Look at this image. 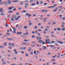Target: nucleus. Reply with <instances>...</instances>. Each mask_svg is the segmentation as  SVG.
<instances>
[{"instance_id":"f257e3e1","label":"nucleus","mask_w":65,"mask_h":65,"mask_svg":"<svg viewBox=\"0 0 65 65\" xmlns=\"http://www.w3.org/2000/svg\"><path fill=\"white\" fill-rule=\"evenodd\" d=\"M49 46H50V47H52V49H53V50H55V49L56 48V47H53L55 46L54 45H49Z\"/></svg>"},{"instance_id":"f03ea898","label":"nucleus","mask_w":65,"mask_h":65,"mask_svg":"<svg viewBox=\"0 0 65 65\" xmlns=\"http://www.w3.org/2000/svg\"><path fill=\"white\" fill-rule=\"evenodd\" d=\"M0 11L2 13L4 11H3V8H0Z\"/></svg>"},{"instance_id":"7ed1b4c3","label":"nucleus","mask_w":65,"mask_h":65,"mask_svg":"<svg viewBox=\"0 0 65 65\" xmlns=\"http://www.w3.org/2000/svg\"><path fill=\"white\" fill-rule=\"evenodd\" d=\"M37 38L38 40H40V39H42V38L41 37L40 38L39 37H37Z\"/></svg>"},{"instance_id":"20e7f679","label":"nucleus","mask_w":65,"mask_h":65,"mask_svg":"<svg viewBox=\"0 0 65 65\" xmlns=\"http://www.w3.org/2000/svg\"><path fill=\"white\" fill-rule=\"evenodd\" d=\"M58 43H59L60 44H63V42L62 41H58Z\"/></svg>"},{"instance_id":"39448f33","label":"nucleus","mask_w":65,"mask_h":65,"mask_svg":"<svg viewBox=\"0 0 65 65\" xmlns=\"http://www.w3.org/2000/svg\"><path fill=\"white\" fill-rule=\"evenodd\" d=\"M50 42V39H46V41H45V42Z\"/></svg>"},{"instance_id":"423d86ee","label":"nucleus","mask_w":65,"mask_h":65,"mask_svg":"<svg viewBox=\"0 0 65 65\" xmlns=\"http://www.w3.org/2000/svg\"><path fill=\"white\" fill-rule=\"evenodd\" d=\"M58 9V7H57L54 10H53V11L55 12V11H56L57 10V9Z\"/></svg>"},{"instance_id":"0eeeda50","label":"nucleus","mask_w":65,"mask_h":65,"mask_svg":"<svg viewBox=\"0 0 65 65\" xmlns=\"http://www.w3.org/2000/svg\"><path fill=\"white\" fill-rule=\"evenodd\" d=\"M43 50H45V49H46V46H43Z\"/></svg>"},{"instance_id":"6e6552de","label":"nucleus","mask_w":65,"mask_h":65,"mask_svg":"<svg viewBox=\"0 0 65 65\" xmlns=\"http://www.w3.org/2000/svg\"><path fill=\"white\" fill-rule=\"evenodd\" d=\"M8 3L9 4H11L10 0H8Z\"/></svg>"},{"instance_id":"1a4fd4ad","label":"nucleus","mask_w":65,"mask_h":65,"mask_svg":"<svg viewBox=\"0 0 65 65\" xmlns=\"http://www.w3.org/2000/svg\"><path fill=\"white\" fill-rule=\"evenodd\" d=\"M8 40H13V39L11 38H8L7 39Z\"/></svg>"},{"instance_id":"9d476101","label":"nucleus","mask_w":65,"mask_h":65,"mask_svg":"<svg viewBox=\"0 0 65 65\" xmlns=\"http://www.w3.org/2000/svg\"><path fill=\"white\" fill-rule=\"evenodd\" d=\"M11 20L12 22H14V18H11Z\"/></svg>"},{"instance_id":"9b49d317","label":"nucleus","mask_w":65,"mask_h":65,"mask_svg":"<svg viewBox=\"0 0 65 65\" xmlns=\"http://www.w3.org/2000/svg\"><path fill=\"white\" fill-rule=\"evenodd\" d=\"M13 12V11H12L11 10H9V13H12Z\"/></svg>"},{"instance_id":"f8f14e48","label":"nucleus","mask_w":65,"mask_h":65,"mask_svg":"<svg viewBox=\"0 0 65 65\" xmlns=\"http://www.w3.org/2000/svg\"><path fill=\"white\" fill-rule=\"evenodd\" d=\"M19 1H12V2H18Z\"/></svg>"},{"instance_id":"ddd939ff","label":"nucleus","mask_w":65,"mask_h":65,"mask_svg":"<svg viewBox=\"0 0 65 65\" xmlns=\"http://www.w3.org/2000/svg\"><path fill=\"white\" fill-rule=\"evenodd\" d=\"M38 42H40V43H41L42 42H43V41L42 40H40Z\"/></svg>"},{"instance_id":"4468645a","label":"nucleus","mask_w":65,"mask_h":65,"mask_svg":"<svg viewBox=\"0 0 65 65\" xmlns=\"http://www.w3.org/2000/svg\"><path fill=\"white\" fill-rule=\"evenodd\" d=\"M8 9L9 10H11V9H12V8H11V7H8Z\"/></svg>"},{"instance_id":"2eb2a0df","label":"nucleus","mask_w":65,"mask_h":65,"mask_svg":"<svg viewBox=\"0 0 65 65\" xmlns=\"http://www.w3.org/2000/svg\"><path fill=\"white\" fill-rule=\"evenodd\" d=\"M57 30L58 31H60V30H61V28H57Z\"/></svg>"},{"instance_id":"dca6fc26","label":"nucleus","mask_w":65,"mask_h":65,"mask_svg":"<svg viewBox=\"0 0 65 65\" xmlns=\"http://www.w3.org/2000/svg\"><path fill=\"white\" fill-rule=\"evenodd\" d=\"M8 48H9L10 49H11L12 47H11V46H9L8 47Z\"/></svg>"},{"instance_id":"f3484780","label":"nucleus","mask_w":65,"mask_h":65,"mask_svg":"<svg viewBox=\"0 0 65 65\" xmlns=\"http://www.w3.org/2000/svg\"><path fill=\"white\" fill-rule=\"evenodd\" d=\"M24 29H26V28H27V26H25L24 27Z\"/></svg>"},{"instance_id":"a211bd4d","label":"nucleus","mask_w":65,"mask_h":65,"mask_svg":"<svg viewBox=\"0 0 65 65\" xmlns=\"http://www.w3.org/2000/svg\"><path fill=\"white\" fill-rule=\"evenodd\" d=\"M46 43H47L48 44H51V43L50 42H47L46 41Z\"/></svg>"},{"instance_id":"6ab92c4d","label":"nucleus","mask_w":65,"mask_h":65,"mask_svg":"<svg viewBox=\"0 0 65 65\" xmlns=\"http://www.w3.org/2000/svg\"><path fill=\"white\" fill-rule=\"evenodd\" d=\"M4 45L5 46H6L7 45V43L6 42H5L4 43Z\"/></svg>"},{"instance_id":"aec40b11","label":"nucleus","mask_w":65,"mask_h":65,"mask_svg":"<svg viewBox=\"0 0 65 65\" xmlns=\"http://www.w3.org/2000/svg\"><path fill=\"white\" fill-rule=\"evenodd\" d=\"M37 5H38L39 4V2L38 1H37Z\"/></svg>"},{"instance_id":"412c9836","label":"nucleus","mask_w":65,"mask_h":65,"mask_svg":"<svg viewBox=\"0 0 65 65\" xmlns=\"http://www.w3.org/2000/svg\"><path fill=\"white\" fill-rule=\"evenodd\" d=\"M61 30H62V31H64L65 30V28H63L61 29Z\"/></svg>"},{"instance_id":"4be33fe9","label":"nucleus","mask_w":65,"mask_h":65,"mask_svg":"<svg viewBox=\"0 0 65 65\" xmlns=\"http://www.w3.org/2000/svg\"><path fill=\"white\" fill-rule=\"evenodd\" d=\"M58 8H60L61 9H62V7L61 6H59L58 7Z\"/></svg>"},{"instance_id":"5701e85b","label":"nucleus","mask_w":65,"mask_h":65,"mask_svg":"<svg viewBox=\"0 0 65 65\" xmlns=\"http://www.w3.org/2000/svg\"><path fill=\"white\" fill-rule=\"evenodd\" d=\"M12 46H13V47H14V43H13L12 44Z\"/></svg>"},{"instance_id":"b1692460","label":"nucleus","mask_w":65,"mask_h":65,"mask_svg":"<svg viewBox=\"0 0 65 65\" xmlns=\"http://www.w3.org/2000/svg\"><path fill=\"white\" fill-rule=\"evenodd\" d=\"M37 34H38V35H39V36H40L41 35H40V33H37Z\"/></svg>"},{"instance_id":"393cba45","label":"nucleus","mask_w":65,"mask_h":65,"mask_svg":"<svg viewBox=\"0 0 65 65\" xmlns=\"http://www.w3.org/2000/svg\"><path fill=\"white\" fill-rule=\"evenodd\" d=\"M7 2H6L5 4V5H7Z\"/></svg>"},{"instance_id":"a878e982","label":"nucleus","mask_w":65,"mask_h":65,"mask_svg":"<svg viewBox=\"0 0 65 65\" xmlns=\"http://www.w3.org/2000/svg\"><path fill=\"white\" fill-rule=\"evenodd\" d=\"M29 15V14H28V13H27L26 14V16H28V15Z\"/></svg>"},{"instance_id":"bb28decb","label":"nucleus","mask_w":65,"mask_h":65,"mask_svg":"<svg viewBox=\"0 0 65 65\" xmlns=\"http://www.w3.org/2000/svg\"><path fill=\"white\" fill-rule=\"evenodd\" d=\"M51 61H53V62L55 61H56V60L55 59H53L51 60Z\"/></svg>"},{"instance_id":"cd10ccee","label":"nucleus","mask_w":65,"mask_h":65,"mask_svg":"<svg viewBox=\"0 0 65 65\" xmlns=\"http://www.w3.org/2000/svg\"><path fill=\"white\" fill-rule=\"evenodd\" d=\"M44 11V10H42L41 11V12H43Z\"/></svg>"},{"instance_id":"c85d7f7f","label":"nucleus","mask_w":65,"mask_h":65,"mask_svg":"<svg viewBox=\"0 0 65 65\" xmlns=\"http://www.w3.org/2000/svg\"><path fill=\"white\" fill-rule=\"evenodd\" d=\"M43 3V2L42 1H41L40 2V4H42Z\"/></svg>"},{"instance_id":"c756f323","label":"nucleus","mask_w":65,"mask_h":65,"mask_svg":"<svg viewBox=\"0 0 65 65\" xmlns=\"http://www.w3.org/2000/svg\"><path fill=\"white\" fill-rule=\"evenodd\" d=\"M35 5V3H33V4L31 5Z\"/></svg>"},{"instance_id":"7c9ffc66","label":"nucleus","mask_w":65,"mask_h":65,"mask_svg":"<svg viewBox=\"0 0 65 65\" xmlns=\"http://www.w3.org/2000/svg\"><path fill=\"white\" fill-rule=\"evenodd\" d=\"M28 50L29 51V52H30L31 51V50L30 49H28Z\"/></svg>"},{"instance_id":"2f4dec72","label":"nucleus","mask_w":65,"mask_h":65,"mask_svg":"<svg viewBox=\"0 0 65 65\" xmlns=\"http://www.w3.org/2000/svg\"><path fill=\"white\" fill-rule=\"evenodd\" d=\"M17 10V9L15 8L13 9V10L14 11V10Z\"/></svg>"},{"instance_id":"473e14b6","label":"nucleus","mask_w":65,"mask_h":65,"mask_svg":"<svg viewBox=\"0 0 65 65\" xmlns=\"http://www.w3.org/2000/svg\"><path fill=\"white\" fill-rule=\"evenodd\" d=\"M24 41H25V42L28 41V40H27L24 39Z\"/></svg>"},{"instance_id":"72a5a7b5","label":"nucleus","mask_w":65,"mask_h":65,"mask_svg":"<svg viewBox=\"0 0 65 65\" xmlns=\"http://www.w3.org/2000/svg\"><path fill=\"white\" fill-rule=\"evenodd\" d=\"M58 11H61V10H62L60 9H58Z\"/></svg>"},{"instance_id":"f704fd0d","label":"nucleus","mask_w":65,"mask_h":65,"mask_svg":"<svg viewBox=\"0 0 65 65\" xmlns=\"http://www.w3.org/2000/svg\"><path fill=\"white\" fill-rule=\"evenodd\" d=\"M26 12V11H22V12H23V13Z\"/></svg>"},{"instance_id":"c9c22d12","label":"nucleus","mask_w":65,"mask_h":65,"mask_svg":"<svg viewBox=\"0 0 65 65\" xmlns=\"http://www.w3.org/2000/svg\"><path fill=\"white\" fill-rule=\"evenodd\" d=\"M16 14H17V15H19V13L18 12H17Z\"/></svg>"},{"instance_id":"e433bc0d","label":"nucleus","mask_w":65,"mask_h":65,"mask_svg":"<svg viewBox=\"0 0 65 65\" xmlns=\"http://www.w3.org/2000/svg\"><path fill=\"white\" fill-rule=\"evenodd\" d=\"M47 30H48V29H47V28H46L45 29V31H47Z\"/></svg>"},{"instance_id":"4c0bfd02","label":"nucleus","mask_w":65,"mask_h":65,"mask_svg":"<svg viewBox=\"0 0 65 65\" xmlns=\"http://www.w3.org/2000/svg\"><path fill=\"white\" fill-rule=\"evenodd\" d=\"M6 34H7V35H10V34H9V33L8 32H7Z\"/></svg>"},{"instance_id":"58836bf2","label":"nucleus","mask_w":65,"mask_h":65,"mask_svg":"<svg viewBox=\"0 0 65 65\" xmlns=\"http://www.w3.org/2000/svg\"><path fill=\"white\" fill-rule=\"evenodd\" d=\"M52 43H54V42H55V41H53L51 42Z\"/></svg>"},{"instance_id":"ea45409f","label":"nucleus","mask_w":65,"mask_h":65,"mask_svg":"<svg viewBox=\"0 0 65 65\" xmlns=\"http://www.w3.org/2000/svg\"><path fill=\"white\" fill-rule=\"evenodd\" d=\"M1 15H4V13H2L1 14Z\"/></svg>"},{"instance_id":"a19ab883","label":"nucleus","mask_w":65,"mask_h":65,"mask_svg":"<svg viewBox=\"0 0 65 65\" xmlns=\"http://www.w3.org/2000/svg\"><path fill=\"white\" fill-rule=\"evenodd\" d=\"M25 34H26V35H28V34H29V33H28V32H26L25 33Z\"/></svg>"},{"instance_id":"79ce46f5","label":"nucleus","mask_w":65,"mask_h":65,"mask_svg":"<svg viewBox=\"0 0 65 65\" xmlns=\"http://www.w3.org/2000/svg\"><path fill=\"white\" fill-rule=\"evenodd\" d=\"M13 29L14 31H16V29H15V27L13 28Z\"/></svg>"},{"instance_id":"37998d69","label":"nucleus","mask_w":65,"mask_h":65,"mask_svg":"<svg viewBox=\"0 0 65 65\" xmlns=\"http://www.w3.org/2000/svg\"><path fill=\"white\" fill-rule=\"evenodd\" d=\"M24 2H29L28 1H27V0L25 1Z\"/></svg>"},{"instance_id":"c03bdc74","label":"nucleus","mask_w":65,"mask_h":65,"mask_svg":"<svg viewBox=\"0 0 65 65\" xmlns=\"http://www.w3.org/2000/svg\"><path fill=\"white\" fill-rule=\"evenodd\" d=\"M8 24H5V26L6 27H8Z\"/></svg>"},{"instance_id":"a18cd8bd","label":"nucleus","mask_w":65,"mask_h":65,"mask_svg":"<svg viewBox=\"0 0 65 65\" xmlns=\"http://www.w3.org/2000/svg\"><path fill=\"white\" fill-rule=\"evenodd\" d=\"M43 44H45V42L43 41L42 43Z\"/></svg>"},{"instance_id":"49530a36","label":"nucleus","mask_w":65,"mask_h":65,"mask_svg":"<svg viewBox=\"0 0 65 65\" xmlns=\"http://www.w3.org/2000/svg\"><path fill=\"white\" fill-rule=\"evenodd\" d=\"M3 64H5V63L4 61H3Z\"/></svg>"},{"instance_id":"de8ad7c7","label":"nucleus","mask_w":65,"mask_h":65,"mask_svg":"<svg viewBox=\"0 0 65 65\" xmlns=\"http://www.w3.org/2000/svg\"><path fill=\"white\" fill-rule=\"evenodd\" d=\"M18 19L19 18L17 17V18L15 19V21H17V20H18Z\"/></svg>"},{"instance_id":"09e8293b","label":"nucleus","mask_w":65,"mask_h":65,"mask_svg":"<svg viewBox=\"0 0 65 65\" xmlns=\"http://www.w3.org/2000/svg\"><path fill=\"white\" fill-rule=\"evenodd\" d=\"M13 58L14 60H15V59H17V58H16L15 57H13Z\"/></svg>"},{"instance_id":"8fccbe9b","label":"nucleus","mask_w":65,"mask_h":65,"mask_svg":"<svg viewBox=\"0 0 65 65\" xmlns=\"http://www.w3.org/2000/svg\"><path fill=\"white\" fill-rule=\"evenodd\" d=\"M32 38H35V36H32Z\"/></svg>"},{"instance_id":"3c124183","label":"nucleus","mask_w":65,"mask_h":65,"mask_svg":"<svg viewBox=\"0 0 65 65\" xmlns=\"http://www.w3.org/2000/svg\"><path fill=\"white\" fill-rule=\"evenodd\" d=\"M35 29H37V26H35Z\"/></svg>"},{"instance_id":"603ef678","label":"nucleus","mask_w":65,"mask_h":65,"mask_svg":"<svg viewBox=\"0 0 65 65\" xmlns=\"http://www.w3.org/2000/svg\"><path fill=\"white\" fill-rule=\"evenodd\" d=\"M35 20L36 21H37L38 20V18H36L35 19Z\"/></svg>"},{"instance_id":"864d4df0","label":"nucleus","mask_w":65,"mask_h":65,"mask_svg":"<svg viewBox=\"0 0 65 65\" xmlns=\"http://www.w3.org/2000/svg\"><path fill=\"white\" fill-rule=\"evenodd\" d=\"M33 1L32 0H30V2H32Z\"/></svg>"},{"instance_id":"5fc2aeb1","label":"nucleus","mask_w":65,"mask_h":65,"mask_svg":"<svg viewBox=\"0 0 65 65\" xmlns=\"http://www.w3.org/2000/svg\"><path fill=\"white\" fill-rule=\"evenodd\" d=\"M57 6V5L54 4V5L53 6V7H54L55 6Z\"/></svg>"},{"instance_id":"6e6d98bb","label":"nucleus","mask_w":65,"mask_h":65,"mask_svg":"<svg viewBox=\"0 0 65 65\" xmlns=\"http://www.w3.org/2000/svg\"><path fill=\"white\" fill-rule=\"evenodd\" d=\"M25 44H26V45H29V44H27V43H25Z\"/></svg>"},{"instance_id":"4d7b16f0","label":"nucleus","mask_w":65,"mask_h":65,"mask_svg":"<svg viewBox=\"0 0 65 65\" xmlns=\"http://www.w3.org/2000/svg\"><path fill=\"white\" fill-rule=\"evenodd\" d=\"M26 49V47H24L23 48V50H25Z\"/></svg>"},{"instance_id":"13d9d810","label":"nucleus","mask_w":65,"mask_h":65,"mask_svg":"<svg viewBox=\"0 0 65 65\" xmlns=\"http://www.w3.org/2000/svg\"><path fill=\"white\" fill-rule=\"evenodd\" d=\"M28 18L29 17H30V14H29L28 15Z\"/></svg>"},{"instance_id":"bf43d9fd","label":"nucleus","mask_w":65,"mask_h":65,"mask_svg":"<svg viewBox=\"0 0 65 65\" xmlns=\"http://www.w3.org/2000/svg\"><path fill=\"white\" fill-rule=\"evenodd\" d=\"M25 5L26 6H28V4H25Z\"/></svg>"},{"instance_id":"052dcab7","label":"nucleus","mask_w":65,"mask_h":65,"mask_svg":"<svg viewBox=\"0 0 65 65\" xmlns=\"http://www.w3.org/2000/svg\"><path fill=\"white\" fill-rule=\"evenodd\" d=\"M15 54H18V52H17L15 51Z\"/></svg>"},{"instance_id":"680f3d73","label":"nucleus","mask_w":65,"mask_h":65,"mask_svg":"<svg viewBox=\"0 0 65 65\" xmlns=\"http://www.w3.org/2000/svg\"><path fill=\"white\" fill-rule=\"evenodd\" d=\"M51 36L52 37H54V36L52 34V35H51Z\"/></svg>"},{"instance_id":"e2e57ef3","label":"nucleus","mask_w":65,"mask_h":65,"mask_svg":"<svg viewBox=\"0 0 65 65\" xmlns=\"http://www.w3.org/2000/svg\"><path fill=\"white\" fill-rule=\"evenodd\" d=\"M37 32H38L37 30H36L35 31V33H37Z\"/></svg>"},{"instance_id":"0e129e2a","label":"nucleus","mask_w":65,"mask_h":65,"mask_svg":"<svg viewBox=\"0 0 65 65\" xmlns=\"http://www.w3.org/2000/svg\"><path fill=\"white\" fill-rule=\"evenodd\" d=\"M26 56H27V57H28V54H26Z\"/></svg>"},{"instance_id":"69168bd1","label":"nucleus","mask_w":65,"mask_h":65,"mask_svg":"<svg viewBox=\"0 0 65 65\" xmlns=\"http://www.w3.org/2000/svg\"><path fill=\"white\" fill-rule=\"evenodd\" d=\"M36 51H34V54H36Z\"/></svg>"},{"instance_id":"338daca9","label":"nucleus","mask_w":65,"mask_h":65,"mask_svg":"<svg viewBox=\"0 0 65 65\" xmlns=\"http://www.w3.org/2000/svg\"><path fill=\"white\" fill-rule=\"evenodd\" d=\"M38 31H42V30L40 29H39L38 30Z\"/></svg>"},{"instance_id":"774afa93","label":"nucleus","mask_w":65,"mask_h":65,"mask_svg":"<svg viewBox=\"0 0 65 65\" xmlns=\"http://www.w3.org/2000/svg\"><path fill=\"white\" fill-rule=\"evenodd\" d=\"M46 65H49V63L47 62L46 64Z\"/></svg>"}]
</instances>
